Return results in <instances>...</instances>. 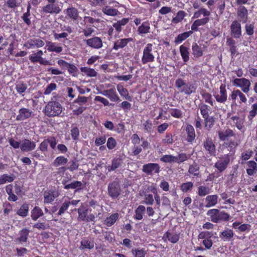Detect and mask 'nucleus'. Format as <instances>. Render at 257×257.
<instances>
[{"label": "nucleus", "mask_w": 257, "mask_h": 257, "mask_svg": "<svg viewBox=\"0 0 257 257\" xmlns=\"http://www.w3.org/2000/svg\"><path fill=\"white\" fill-rule=\"evenodd\" d=\"M211 13L204 8H199L197 11L194 12L193 18L196 19L191 25V31L197 32L199 31L200 26L206 25L210 20L209 16Z\"/></svg>", "instance_id": "1"}, {"label": "nucleus", "mask_w": 257, "mask_h": 257, "mask_svg": "<svg viewBox=\"0 0 257 257\" xmlns=\"http://www.w3.org/2000/svg\"><path fill=\"white\" fill-rule=\"evenodd\" d=\"M63 111L61 104L58 101H49L44 109L45 114L48 117L60 116Z\"/></svg>", "instance_id": "2"}, {"label": "nucleus", "mask_w": 257, "mask_h": 257, "mask_svg": "<svg viewBox=\"0 0 257 257\" xmlns=\"http://www.w3.org/2000/svg\"><path fill=\"white\" fill-rule=\"evenodd\" d=\"M206 214L210 217V220L214 223L227 221L229 219L230 215L224 211H220L218 209H211L207 211Z\"/></svg>", "instance_id": "3"}, {"label": "nucleus", "mask_w": 257, "mask_h": 257, "mask_svg": "<svg viewBox=\"0 0 257 257\" xmlns=\"http://www.w3.org/2000/svg\"><path fill=\"white\" fill-rule=\"evenodd\" d=\"M76 210L78 214V220L86 221L87 222L94 221L95 219L94 214H93V213H90L88 215V208L87 205L82 203L81 206L77 209L75 208L74 209L71 210L72 212Z\"/></svg>", "instance_id": "4"}, {"label": "nucleus", "mask_w": 257, "mask_h": 257, "mask_svg": "<svg viewBox=\"0 0 257 257\" xmlns=\"http://www.w3.org/2000/svg\"><path fill=\"white\" fill-rule=\"evenodd\" d=\"M175 87L178 89H180L181 93H184L188 95L194 93L196 90V88L193 85L186 83L185 81L182 78H178L176 80Z\"/></svg>", "instance_id": "5"}, {"label": "nucleus", "mask_w": 257, "mask_h": 257, "mask_svg": "<svg viewBox=\"0 0 257 257\" xmlns=\"http://www.w3.org/2000/svg\"><path fill=\"white\" fill-rule=\"evenodd\" d=\"M153 47L152 44L148 43L144 48L141 59L143 64H146L149 62H153L155 61V56L152 53Z\"/></svg>", "instance_id": "6"}, {"label": "nucleus", "mask_w": 257, "mask_h": 257, "mask_svg": "<svg viewBox=\"0 0 257 257\" xmlns=\"http://www.w3.org/2000/svg\"><path fill=\"white\" fill-rule=\"evenodd\" d=\"M108 195L112 199H116L121 193V188L118 181H113L108 185Z\"/></svg>", "instance_id": "7"}, {"label": "nucleus", "mask_w": 257, "mask_h": 257, "mask_svg": "<svg viewBox=\"0 0 257 257\" xmlns=\"http://www.w3.org/2000/svg\"><path fill=\"white\" fill-rule=\"evenodd\" d=\"M231 155L229 154H225L222 157L219 158L214 164V167L217 169L219 172L222 173L224 172L228 167L230 162V156Z\"/></svg>", "instance_id": "8"}, {"label": "nucleus", "mask_w": 257, "mask_h": 257, "mask_svg": "<svg viewBox=\"0 0 257 257\" xmlns=\"http://www.w3.org/2000/svg\"><path fill=\"white\" fill-rule=\"evenodd\" d=\"M232 83L233 85L240 88L241 91L245 94L248 93L250 90V81L245 78H235Z\"/></svg>", "instance_id": "9"}, {"label": "nucleus", "mask_w": 257, "mask_h": 257, "mask_svg": "<svg viewBox=\"0 0 257 257\" xmlns=\"http://www.w3.org/2000/svg\"><path fill=\"white\" fill-rule=\"evenodd\" d=\"M89 205L92 208L90 211H93L94 216L101 219L102 217L103 208L102 206L95 200L91 199L89 201Z\"/></svg>", "instance_id": "10"}, {"label": "nucleus", "mask_w": 257, "mask_h": 257, "mask_svg": "<svg viewBox=\"0 0 257 257\" xmlns=\"http://www.w3.org/2000/svg\"><path fill=\"white\" fill-rule=\"evenodd\" d=\"M213 96L217 102L224 104L227 100V93L225 84H221L219 87V93L214 94Z\"/></svg>", "instance_id": "11"}, {"label": "nucleus", "mask_w": 257, "mask_h": 257, "mask_svg": "<svg viewBox=\"0 0 257 257\" xmlns=\"http://www.w3.org/2000/svg\"><path fill=\"white\" fill-rule=\"evenodd\" d=\"M203 146L205 150L210 156H215L216 155V147L211 138H206L203 141Z\"/></svg>", "instance_id": "12"}, {"label": "nucleus", "mask_w": 257, "mask_h": 257, "mask_svg": "<svg viewBox=\"0 0 257 257\" xmlns=\"http://www.w3.org/2000/svg\"><path fill=\"white\" fill-rule=\"evenodd\" d=\"M142 171L147 175H152L160 172V166L157 163H150L143 165Z\"/></svg>", "instance_id": "13"}, {"label": "nucleus", "mask_w": 257, "mask_h": 257, "mask_svg": "<svg viewBox=\"0 0 257 257\" xmlns=\"http://www.w3.org/2000/svg\"><path fill=\"white\" fill-rule=\"evenodd\" d=\"M87 46L91 48L99 49L102 48L103 42L101 39L97 36H94L91 38L84 40Z\"/></svg>", "instance_id": "14"}, {"label": "nucleus", "mask_w": 257, "mask_h": 257, "mask_svg": "<svg viewBox=\"0 0 257 257\" xmlns=\"http://www.w3.org/2000/svg\"><path fill=\"white\" fill-rule=\"evenodd\" d=\"M42 11L45 14L57 15L61 12V9L55 3L48 2V4L42 8Z\"/></svg>", "instance_id": "15"}, {"label": "nucleus", "mask_w": 257, "mask_h": 257, "mask_svg": "<svg viewBox=\"0 0 257 257\" xmlns=\"http://www.w3.org/2000/svg\"><path fill=\"white\" fill-rule=\"evenodd\" d=\"M231 36L235 39H239L241 36V27L239 22L233 21L230 26Z\"/></svg>", "instance_id": "16"}, {"label": "nucleus", "mask_w": 257, "mask_h": 257, "mask_svg": "<svg viewBox=\"0 0 257 257\" xmlns=\"http://www.w3.org/2000/svg\"><path fill=\"white\" fill-rule=\"evenodd\" d=\"M68 182V180L66 179H63L62 181L65 189H76V190H79L83 188V185L81 181L74 180L70 183Z\"/></svg>", "instance_id": "17"}, {"label": "nucleus", "mask_w": 257, "mask_h": 257, "mask_svg": "<svg viewBox=\"0 0 257 257\" xmlns=\"http://www.w3.org/2000/svg\"><path fill=\"white\" fill-rule=\"evenodd\" d=\"M59 194L57 191L55 190H46L44 192V203H51L53 202L55 199L58 197Z\"/></svg>", "instance_id": "18"}, {"label": "nucleus", "mask_w": 257, "mask_h": 257, "mask_svg": "<svg viewBox=\"0 0 257 257\" xmlns=\"http://www.w3.org/2000/svg\"><path fill=\"white\" fill-rule=\"evenodd\" d=\"M133 40L131 37L119 39L114 42L112 49L116 51L123 49L127 46L128 43L133 42Z\"/></svg>", "instance_id": "19"}, {"label": "nucleus", "mask_w": 257, "mask_h": 257, "mask_svg": "<svg viewBox=\"0 0 257 257\" xmlns=\"http://www.w3.org/2000/svg\"><path fill=\"white\" fill-rule=\"evenodd\" d=\"M44 45V42L40 39H31L25 43L24 47L29 49L35 47L41 48Z\"/></svg>", "instance_id": "20"}, {"label": "nucleus", "mask_w": 257, "mask_h": 257, "mask_svg": "<svg viewBox=\"0 0 257 257\" xmlns=\"http://www.w3.org/2000/svg\"><path fill=\"white\" fill-rule=\"evenodd\" d=\"M102 94L108 98L112 101H120V99L114 88L103 90Z\"/></svg>", "instance_id": "21"}, {"label": "nucleus", "mask_w": 257, "mask_h": 257, "mask_svg": "<svg viewBox=\"0 0 257 257\" xmlns=\"http://www.w3.org/2000/svg\"><path fill=\"white\" fill-rule=\"evenodd\" d=\"M33 111L29 108L23 107L19 109V114L16 117L18 121L24 120L31 117Z\"/></svg>", "instance_id": "22"}, {"label": "nucleus", "mask_w": 257, "mask_h": 257, "mask_svg": "<svg viewBox=\"0 0 257 257\" xmlns=\"http://www.w3.org/2000/svg\"><path fill=\"white\" fill-rule=\"evenodd\" d=\"M185 131L187 134L186 141L190 144H192L196 137L194 127L190 124H187L186 126Z\"/></svg>", "instance_id": "23"}, {"label": "nucleus", "mask_w": 257, "mask_h": 257, "mask_svg": "<svg viewBox=\"0 0 257 257\" xmlns=\"http://www.w3.org/2000/svg\"><path fill=\"white\" fill-rule=\"evenodd\" d=\"M218 138L221 141H227L228 138L235 136V134L234 132L229 128H227L225 130L218 131Z\"/></svg>", "instance_id": "24"}, {"label": "nucleus", "mask_w": 257, "mask_h": 257, "mask_svg": "<svg viewBox=\"0 0 257 257\" xmlns=\"http://www.w3.org/2000/svg\"><path fill=\"white\" fill-rule=\"evenodd\" d=\"M64 13L68 18L73 21H77L79 18V12L77 9L73 7H69L67 8Z\"/></svg>", "instance_id": "25"}, {"label": "nucleus", "mask_w": 257, "mask_h": 257, "mask_svg": "<svg viewBox=\"0 0 257 257\" xmlns=\"http://www.w3.org/2000/svg\"><path fill=\"white\" fill-rule=\"evenodd\" d=\"M30 230L26 228H23L19 232V237L17 238L16 241L20 243H26L28 241Z\"/></svg>", "instance_id": "26"}, {"label": "nucleus", "mask_w": 257, "mask_h": 257, "mask_svg": "<svg viewBox=\"0 0 257 257\" xmlns=\"http://www.w3.org/2000/svg\"><path fill=\"white\" fill-rule=\"evenodd\" d=\"M35 147V143L28 139H25L20 146L21 149L23 152L31 151L33 150Z\"/></svg>", "instance_id": "27"}, {"label": "nucleus", "mask_w": 257, "mask_h": 257, "mask_svg": "<svg viewBox=\"0 0 257 257\" xmlns=\"http://www.w3.org/2000/svg\"><path fill=\"white\" fill-rule=\"evenodd\" d=\"M237 16L240 21L245 23L248 19V11L244 6H240L237 11Z\"/></svg>", "instance_id": "28"}, {"label": "nucleus", "mask_w": 257, "mask_h": 257, "mask_svg": "<svg viewBox=\"0 0 257 257\" xmlns=\"http://www.w3.org/2000/svg\"><path fill=\"white\" fill-rule=\"evenodd\" d=\"M226 44L229 48V52H230V55L232 58L238 54V53H237L235 41L233 38H227Z\"/></svg>", "instance_id": "29"}, {"label": "nucleus", "mask_w": 257, "mask_h": 257, "mask_svg": "<svg viewBox=\"0 0 257 257\" xmlns=\"http://www.w3.org/2000/svg\"><path fill=\"white\" fill-rule=\"evenodd\" d=\"M163 238H167L172 243H176L180 239V234L173 231H167L164 234Z\"/></svg>", "instance_id": "30"}, {"label": "nucleus", "mask_w": 257, "mask_h": 257, "mask_svg": "<svg viewBox=\"0 0 257 257\" xmlns=\"http://www.w3.org/2000/svg\"><path fill=\"white\" fill-rule=\"evenodd\" d=\"M47 50L50 52H55L56 53H60L63 50V48L59 44H57L51 41L46 42Z\"/></svg>", "instance_id": "31"}, {"label": "nucleus", "mask_w": 257, "mask_h": 257, "mask_svg": "<svg viewBox=\"0 0 257 257\" xmlns=\"http://www.w3.org/2000/svg\"><path fill=\"white\" fill-rule=\"evenodd\" d=\"M29 59L30 61L33 63H39L41 65H51L50 62L47 60L44 59L41 56L37 55H30Z\"/></svg>", "instance_id": "32"}, {"label": "nucleus", "mask_w": 257, "mask_h": 257, "mask_svg": "<svg viewBox=\"0 0 257 257\" xmlns=\"http://www.w3.org/2000/svg\"><path fill=\"white\" fill-rule=\"evenodd\" d=\"M200 94L205 103L212 106H214L215 101L213 100L211 93L207 92L205 89H202L200 91Z\"/></svg>", "instance_id": "33"}, {"label": "nucleus", "mask_w": 257, "mask_h": 257, "mask_svg": "<svg viewBox=\"0 0 257 257\" xmlns=\"http://www.w3.org/2000/svg\"><path fill=\"white\" fill-rule=\"evenodd\" d=\"M233 235V231L229 228H226L219 233V237L223 241H229Z\"/></svg>", "instance_id": "34"}, {"label": "nucleus", "mask_w": 257, "mask_h": 257, "mask_svg": "<svg viewBox=\"0 0 257 257\" xmlns=\"http://www.w3.org/2000/svg\"><path fill=\"white\" fill-rule=\"evenodd\" d=\"M118 218L119 214L118 213H113L105 218L103 221V224L107 227H111L114 224Z\"/></svg>", "instance_id": "35"}, {"label": "nucleus", "mask_w": 257, "mask_h": 257, "mask_svg": "<svg viewBox=\"0 0 257 257\" xmlns=\"http://www.w3.org/2000/svg\"><path fill=\"white\" fill-rule=\"evenodd\" d=\"M247 168L246 173L249 176H252L257 172V164L254 161H249L246 163Z\"/></svg>", "instance_id": "36"}, {"label": "nucleus", "mask_w": 257, "mask_h": 257, "mask_svg": "<svg viewBox=\"0 0 257 257\" xmlns=\"http://www.w3.org/2000/svg\"><path fill=\"white\" fill-rule=\"evenodd\" d=\"M122 163V160L120 158H114L112 159L111 165L107 166L108 172H111L115 170L121 166Z\"/></svg>", "instance_id": "37"}, {"label": "nucleus", "mask_w": 257, "mask_h": 257, "mask_svg": "<svg viewBox=\"0 0 257 257\" xmlns=\"http://www.w3.org/2000/svg\"><path fill=\"white\" fill-rule=\"evenodd\" d=\"M44 213L40 207L35 206L31 211V217L33 220L36 221L38 218L43 216Z\"/></svg>", "instance_id": "38"}, {"label": "nucleus", "mask_w": 257, "mask_h": 257, "mask_svg": "<svg viewBox=\"0 0 257 257\" xmlns=\"http://www.w3.org/2000/svg\"><path fill=\"white\" fill-rule=\"evenodd\" d=\"M218 198L217 195H208L205 198L206 207L209 208L215 206L217 203Z\"/></svg>", "instance_id": "39"}, {"label": "nucleus", "mask_w": 257, "mask_h": 257, "mask_svg": "<svg viewBox=\"0 0 257 257\" xmlns=\"http://www.w3.org/2000/svg\"><path fill=\"white\" fill-rule=\"evenodd\" d=\"M6 191L9 196L8 200L10 201L15 202L16 201L18 197V196L13 193V185L11 184L8 185L6 187Z\"/></svg>", "instance_id": "40"}, {"label": "nucleus", "mask_w": 257, "mask_h": 257, "mask_svg": "<svg viewBox=\"0 0 257 257\" xmlns=\"http://www.w3.org/2000/svg\"><path fill=\"white\" fill-rule=\"evenodd\" d=\"M179 50L182 60L186 63L189 60V48L184 45H182L180 46Z\"/></svg>", "instance_id": "41"}, {"label": "nucleus", "mask_w": 257, "mask_h": 257, "mask_svg": "<svg viewBox=\"0 0 257 257\" xmlns=\"http://www.w3.org/2000/svg\"><path fill=\"white\" fill-rule=\"evenodd\" d=\"M150 24L149 21L143 22L141 26L138 28V32L139 34H146L150 32Z\"/></svg>", "instance_id": "42"}, {"label": "nucleus", "mask_w": 257, "mask_h": 257, "mask_svg": "<svg viewBox=\"0 0 257 257\" xmlns=\"http://www.w3.org/2000/svg\"><path fill=\"white\" fill-rule=\"evenodd\" d=\"M29 206L27 203H23L17 210V214L23 217H26L29 213Z\"/></svg>", "instance_id": "43"}, {"label": "nucleus", "mask_w": 257, "mask_h": 257, "mask_svg": "<svg viewBox=\"0 0 257 257\" xmlns=\"http://www.w3.org/2000/svg\"><path fill=\"white\" fill-rule=\"evenodd\" d=\"M80 69L81 72L87 77H96L97 75V72L93 68L88 67H80Z\"/></svg>", "instance_id": "44"}, {"label": "nucleus", "mask_w": 257, "mask_h": 257, "mask_svg": "<svg viewBox=\"0 0 257 257\" xmlns=\"http://www.w3.org/2000/svg\"><path fill=\"white\" fill-rule=\"evenodd\" d=\"M193 34L192 31L190 30L179 34L175 39V42L176 44H180L182 41L187 39Z\"/></svg>", "instance_id": "45"}, {"label": "nucleus", "mask_w": 257, "mask_h": 257, "mask_svg": "<svg viewBox=\"0 0 257 257\" xmlns=\"http://www.w3.org/2000/svg\"><path fill=\"white\" fill-rule=\"evenodd\" d=\"M238 176L237 167H233L230 172L228 176V182L232 185H234L236 183V178Z\"/></svg>", "instance_id": "46"}, {"label": "nucleus", "mask_w": 257, "mask_h": 257, "mask_svg": "<svg viewBox=\"0 0 257 257\" xmlns=\"http://www.w3.org/2000/svg\"><path fill=\"white\" fill-rule=\"evenodd\" d=\"M204 118V127L207 130H210L214 125L215 118L213 116H208Z\"/></svg>", "instance_id": "47"}, {"label": "nucleus", "mask_w": 257, "mask_h": 257, "mask_svg": "<svg viewBox=\"0 0 257 257\" xmlns=\"http://www.w3.org/2000/svg\"><path fill=\"white\" fill-rule=\"evenodd\" d=\"M198 107L203 118L209 116V113L210 111V107L209 106L205 103H200L199 104Z\"/></svg>", "instance_id": "48"}, {"label": "nucleus", "mask_w": 257, "mask_h": 257, "mask_svg": "<svg viewBox=\"0 0 257 257\" xmlns=\"http://www.w3.org/2000/svg\"><path fill=\"white\" fill-rule=\"evenodd\" d=\"M192 54L195 58H199L203 55V50L196 43H193L192 45Z\"/></svg>", "instance_id": "49"}, {"label": "nucleus", "mask_w": 257, "mask_h": 257, "mask_svg": "<svg viewBox=\"0 0 257 257\" xmlns=\"http://www.w3.org/2000/svg\"><path fill=\"white\" fill-rule=\"evenodd\" d=\"M21 2L20 0H7L5 5L6 6L13 10H15L21 6Z\"/></svg>", "instance_id": "50"}, {"label": "nucleus", "mask_w": 257, "mask_h": 257, "mask_svg": "<svg viewBox=\"0 0 257 257\" xmlns=\"http://www.w3.org/2000/svg\"><path fill=\"white\" fill-rule=\"evenodd\" d=\"M117 90L120 95L121 96L124 97V98L128 100L131 101L132 98L130 95H129L127 90L124 88L123 86L121 84H118L116 86Z\"/></svg>", "instance_id": "51"}, {"label": "nucleus", "mask_w": 257, "mask_h": 257, "mask_svg": "<svg viewBox=\"0 0 257 257\" xmlns=\"http://www.w3.org/2000/svg\"><path fill=\"white\" fill-rule=\"evenodd\" d=\"M146 210V208L143 205H139L135 210L134 218L136 220H141L143 218V214Z\"/></svg>", "instance_id": "52"}, {"label": "nucleus", "mask_w": 257, "mask_h": 257, "mask_svg": "<svg viewBox=\"0 0 257 257\" xmlns=\"http://www.w3.org/2000/svg\"><path fill=\"white\" fill-rule=\"evenodd\" d=\"M199 168V165L196 163L194 162L190 165L188 173L194 176L198 177L200 175Z\"/></svg>", "instance_id": "53"}, {"label": "nucleus", "mask_w": 257, "mask_h": 257, "mask_svg": "<svg viewBox=\"0 0 257 257\" xmlns=\"http://www.w3.org/2000/svg\"><path fill=\"white\" fill-rule=\"evenodd\" d=\"M102 12L109 16H115L119 13L117 9L111 8L109 6H105L102 9Z\"/></svg>", "instance_id": "54"}, {"label": "nucleus", "mask_w": 257, "mask_h": 257, "mask_svg": "<svg viewBox=\"0 0 257 257\" xmlns=\"http://www.w3.org/2000/svg\"><path fill=\"white\" fill-rule=\"evenodd\" d=\"M69 207V203H68L67 199H65L61 202L59 206V208L57 215L58 216H61L64 214L65 212L68 210Z\"/></svg>", "instance_id": "55"}, {"label": "nucleus", "mask_w": 257, "mask_h": 257, "mask_svg": "<svg viewBox=\"0 0 257 257\" xmlns=\"http://www.w3.org/2000/svg\"><path fill=\"white\" fill-rule=\"evenodd\" d=\"M174 142V136L171 133H167L162 140V143L164 145H171Z\"/></svg>", "instance_id": "56"}, {"label": "nucleus", "mask_w": 257, "mask_h": 257, "mask_svg": "<svg viewBox=\"0 0 257 257\" xmlns=\"http://www.w3.org/2000/svg\"><path fill=\"white\" fill-rule=\"evenodd\" d=\"M147 251L145 248H133L131 250L132 253L134 257H145Z\"/></svg>", "instance_id": "57"}, {"label": "nucleus", "mask_w": 257, "mask_h": 257, "mask_svg": "<svg viewBox=\"0 0 257 257\" xmlns=\"http://www.w3.org/2000/svg\"><path fill=\"white\" fill-rule=\"evenodd\" d=\"M67 158L63 156L57 157L53 161V164L55 167H58L61 165H64L68 162Z\"/></svg>", "instance_id": "58"}, {"label": "nucleus", "mask_w": 257, "mask_h": 257, "mask_svg": "<svg viewBox=\"0 0 257 257\" xmlns=\"http://www.w3.org/2000/svg\"><path fill=\"white\" fill-rule=\"evenodd\" d=\"M80 244L81 245L79 248L81 249H83L84 248L91 249L94 247L93 242H91L88 239L86 238L82 239L80 242Z\"/></svg>", "instance_id": "59"}, {"label": "nucleus", "mask_w": 257, "mask_h": 257, "mask_svg": "<svg viewBox=\"0 0 257 257\" xmlns=\"http://www.w3.org/2000/svg\"><path fill=\"white\" fill-rule=\"evenodd\" d=\"M186 16V13L184 11H179L177 12L176 17L172 19V22L174 24H178L181 22Z\"/></svg>", "instance_id": "60"}, {"label": "nucleus", "mask_w": 257, "mask_h": 257, "mask_svg": "<svg viewBox=\"0 0 257 257\" xmlns=\"http://www.w3.org/2000/svg\"><path fill=\"white\" fill-rule=\"evenodd\" d=\"M176 160H177V157L171 155H165L160 159L162 162L166 163H176Z\"/></svg>", "instance_id": "61"}, {"label": "nucleus", "mask_w": 257, "mask_h": 257, "mask_svg": "<svg viewBox=\"0 0 257 257\" xmlns=\"http://www.w3.org/2000/svg\"><path fill=\"white\" fill-rule=\"evenodd\" d=\"M14 180V177L13 175H9L5 174L0 176V185L6 183L7 182L11 183Z\"/></svg>", "instance_id": "62"}, {"label": "nucleus", "mask_w": 257, "mask_h": 257, "mask_svg": "<svg viewBox=\"0 0 257 257\" xmlns=\"http://www.w3.org/2000/svg\"><path fill=\"white\" fill-rule=\"evenodd\" d=\"M251 108L247 117L248 120L251 122L253 118L257 115V101L251 105Z\"/></svg>", "instance_id": "63"}, {"label": "nucleus", "mask_w": 257, "mask_h": 257, "mask_svg": "<svg viewBox=\"0 0 257 257\" xmlns=\"http://www.w3.org/2000/svg\"><path fill=\"white\" fill-rule=\"evenodd\" d=\"M169 111L171 115L173 117L181 118L183 117V112L179 109L171 108Z\"/></svg>", "instance_id": "64"}]
</instances>
